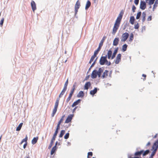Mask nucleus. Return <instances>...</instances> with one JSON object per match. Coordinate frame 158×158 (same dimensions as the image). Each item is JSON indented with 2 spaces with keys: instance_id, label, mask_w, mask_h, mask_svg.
<instances>
[{
  "instance_id": "obj_1",
  "label": "nucleus",
  "mask_w": 158,
  "mask_h": 158,
  "mask_svg": "<svg viewBox=\"0 0 158 158\" xmlns=\"http://www.w3.org/2000/svg\"><path fill=\"white\" fill-rule=\"evenodd\" d=\"M106 38V37L105 36H104L102 38V39L100 41L99 44V46L98 48L94 52L98 54L100 51V50L101 47L102 46L103 44V43L105 39Z\"/></svg>"
},
{
  "instance_id": "obj_2",
  "label": "nucleus",
  "mask_w": 158,
  "mask_h": 158,
  "mask_svg": "<svg viewBox=\"0 0 158 158\" xmlns=\"http://www.w3.org/2000/svg\"><path fill=\"white\" fill-rule=\"evenodd\" d=\"M123 14L124 13L123 11V10H122L119 14L118 15L115 21V23L120 24Z\"/></svg>"
},
{
  "instance_id": "obj_3",
  "label": "nucleus",
  "mask_w": 158,
  "mask_h": 158,
  "mask_svg": "<svg viewBox=\"0 0 158 158\" xmlns=\"http://www.w3.org/2000/svg\"><path fill=\"white\" fill-rule=\"evenodd\" d=\"M139 149H140V148H136V151L134 154V157H136L137 158H139L141 155L142 154V150L140 151H138V150Z\"/></svg>"
},
{
  "instance_id": "obj_4",
  "label": "nucleus",
  "mask_w": 158,
  "mask_h": 158,
  "mask_svg": "<svg viewBox=\"0 0 158 158\" xmlns=\"http://www.w3.org/2000/svg\"><path fill=\"white\" fill-rule=\"evenodd\" d=\"M129 35L128 33L125 32L123 33L122 36L121 41L122 42L125 41L129 37Z\"/></svg>"
},
{
  "instance_id": "obj_5",
  "label": "nucleus",
  "mask_w": 158,
  "mask_h": 158,
  "mask_svg": "<svg viewBox=\"0 0 158 158\" xmlns=\"http://www.w3.org/2000/svg\"><path fill=\"white\" fill-rule=\"evenodd\" d=\"M120 26V24L115 23L114 24V27L113 28V31L112 34L114 35L118 29L119 27Z\"/></svg>"
},
{
  "instance_id": "obj_6",
  "label": "nucleus",
  "mask_w": 158,
  "mask_h": 158,
  "mask_svg": "<svg viewBox=\"0 0 158 158\" xmlns=\"http://www.w3.org/2000/svg\"><path fill=\"white\" fill-rule=\"evenodd\" d=\"M106 58H107V55H106L105 56H101L99 61V63L101 65H104L105 64V61Z\"/></svg>"
},
{
  "instance_id": "obj_7",
  "label": "nucleus",
  "mask_w": 158,
  "mask_h": 158,
  "mask_svg": "<svg viewBox=\"0 0 158 158\" xmlns=\"http://www.w3.org/2000/svg\"><path fill=\"white\" fill-rule=\"evenodd\" d=\"M144 1H141L140 2L139 8L142 10H144L146 8V4Z\"/></svg>"
},
{
  "instance_id": "obj_8",
  "label": "nucleus",
  "mask_w": 158,
  "mask_h": 158,
  "mask_svg": "<svg viewBox=\"0 0 158 158\" xmlns=\"http://www.w3.org/2000/svg\"><path fill=\"white\" fill-rule=\"evenodd\" d=\"M73 116V114H70L68 115L65 121V123H68L71 122Z\"/></svg>"
},
{
  "instance_id": "obj_9",
  "label": "nucleus",
  "mask_w": 158,
  "mask_h": 158,
  "mask_svg": "<svg viewBox=\"0 0 158 158\" xmlns=\"http://www.w3.org/2000/svg\"><path fill=\"white\" fill-rule=\"evenodd\" d=\"M98 76L97 71L96 69L94 70L92 72V73L91 74V77L93 79H95Z\"/></svg>"
},
{
  "instance_id": "obj_10",
  "label": "nucleus",
  "mask_w": 158,
  "mask_h": 158,
  "mask_svg": "<svg viewBox=\"0 0 158 158\" xmlns=\"http://www.w3.org/2000/svg\"><path fill=\"white\" fill-rule=\"evenodd\" d=\"M121 54L119 53L117 55L116 60H114V61H115V63L116 64H118L119 63L121 60Z\"/></svg>"
},
{
  "instance_id": "obj_11",
  "label": "nucleus",
  "mask_w": 158,
  "mask_h": 158,
  "mask_svg": "<svg viewBox=\"0 0 158 158\" xmlns=\"http://www.w3.org/2000/svg\"><path fill=\"white\" fill-rule=\"evenodd\" d=\"M31 4L32 10L34 12L36 9V4L34 1L32 0L31 1Z\"/></svg>"
},
{
  "instance_id": "obj_12",
  "label": "nucleus",
  "mask_w": 158,
  "mask_h": 158,
  "mask_svg": "<svg viewBox=\"0 0 158 158\" xmlns=\"http://www.w3.org/2000/svg\"><path fill=\"white\" fill-rule=\"evenodd\" d=\"M98 90H99V89L97 87H95L93 90H91L90 91V94L92 96H93L95 94L97 93Z\"/></svg>"
},
{
  "instance_id": "obj_13",
  "label": "nucleus",
  "mask_w": 158,
  "mask_h": 158,
  "mask_svg": "<svg viewBox=\"0 0 158 158\" xmlns=\"http://www.w3.org/2000/svg\"><path fill=\"white\" fill-rule=\"evenodd\" d=\"M119 41V39L118 37L115 38L113 41V46H116L118 44Z\"/></svg>"
},
{
  "instance_id": "obj_14",
  "label": "nucleus",
  "mask_w": 158,
  "mask_h": 158,
  "mask_svg": "<svg viewBox=\"0 0 158 158\" xmlns=\"http://www.w3.org/2000/svg\"><path fill=\"white\" fill-rule=\"evenodd\" d=\"M91 85V82L90 81H88L85 83L84 87V89L87 90L90 87Z\"/></svg>"
},
{
  "instance_id": "obj_15",
  "label": "nucleus",
  "mask_w": 158,
  "mask_h": 158,
  "mask_svg": "<svg viewBox=\"0 0 158 158\" xmlns=\"http://www.w3.org/2000/svg\"><path fill=\"white\" fill-rule=\"evenodd\" d=\"M81 101V100L79 99L74 102L71 106L72 107H73L74 106H76L78 105L80 103Z\"/></svg>"
},
{
  "instance_id": "obj_16",
  "label": "nucleus",
  "mask_w": 158,
  "mask_h": 158,
  "mask_svg": "<svg viewBox=\"0 0 158 158\" xmlns=\"http://www.w3.org/2000/svg\"><path fill=\"white\" fill-rule=\"evenodd\" d=\"M118 47H117L115 48L112 54V55L111 58V59H113L115 57L116 55L118 52Z\"/></svg>"
},
{
  "instance_id": "obj_17",
  "label": "nucleus",
  "mask_w": 158,
  "mask_h": 158,
  "mask_svg": "<svg viewBox=\"0 0 158 158\" xmlns=\"http://www.w3.org/2000/svg\"><path fill=\"white\" fill-rule=\"evenodd\" d=\"M142 155L143 156H145L150 153V150L149 149L146 150L144 151L143 150H142Z\"/></svg>"
},
{
  "instance_id": "obj_18",
  "label": "nucleus",
  "mask_w": 158,
  "mask_h": 158,
  "mask_svg": "<svg viewBox=\"0 0 158 158\" xmlns=\"http://www.w3.org/2000/svg\"><path fill=\"white\" fill-rule=\"evenodd\" d=\"M98 57H97L95 59V60H94V62H93V63H92V64L90 66V67L88 69V70L87 73H88L90 71L91 68L94 66V65H95V64L96 63V62L97 60L98 59Z\"/></svg>"
},
{
  "instance_id": "obj_19",
  "label": "nucleus",
  "mask_w": 158,
  "mask_h": 158,
  "mask_svg": "<svg viewBox=\"0 0 158 158\" xmlns=\"http://www.w3.org/2000/svg\"><path fill=\"white\" fill-rule=\"evenodd\" d=\"M103 71V67L99 68L98 70L97 71L98 74V76L99 77H100L101 76V74Z\"/></svg>"
},
{
  "instance_id": "obj_20",
  "label": "nucleus",
  "mask_w": 158,
  "mask_h": 158,
  "mask_svg": "<svg viewBox=\"0 0 158 158\" xmlns=\"http://www.w3.org/2000/svg\"><path fill=\"white\" fill-rule=\"evenodd\" d=\"M97 54L94 52V55L92 56L89 62V64H91L92 62L94 60V59L97 56Z\"/></svg>"
},
{
  "instance_id": "obj_21",
  "label": "nucleus",
  "mask_w": 158,
  "mask_h": 158,
  "mask_svg": "<svg viewBox=\"0 0 158 158\" xmlns=\"http://www.w3.org/2000/svg\"><path fill=\"white\" fill-rule=\"evenodd\" d=\"M91 5V3L88 0L86 2V3L85 5V10H87L90 7Z\"/></svg>"
},
{
  "instance_id": "obj_22",
  "label": "nucleus",
  "mask_w": 158,
  "mask_h": 158,
  "mask_svg": "<svg viewBox=\"0 0 158 158\" xmlns=\"http://www.w3.org/2000/svg\"><path fill=\"white\" fill-rule=\"evenodd\" d=\"M112 51L110 49L108 50L107 54V57L108 59H110V58H111V56H112Z\"/></svg>"
},
{
  "instance_id": "obj_23",
  "label": "nucleus",
  "mask_w": 158,
  "mask_h": 158,
  "mask_svg": "<svg viewBox=\"0 0 158 158\" xmlns=\"http://www.w3.org/2000/svg\"><path fill=\"white\" fill-rule=\"evenodd\" d=\"M84 95V93L83 91H80L77 95L78 98H82Z\"/></svg>"
},
{
  "instance_id": "obj_24",
  "label": "nucleus",
  "mask_w": 158,
  "mask_h": 158,
  "mask_svg": "<svg viewBox=\"0 0 158 158\" xmlns=\"http://www.w3.org/2000/svg\"><path fill=\"white\" fill-rule=\"evenodd\" d=\"M57 149V147L56 146H53L52 149L51 151L50 154L51 155H52L56 151Z\"/></svg>"
},
{
  "instance_id": "obj_25",
  "label": "nucleus",
  "mask_w": 158,
  "mask_h": 158,
  "mask_svg": "<svg viewBox=\"0 0 158 158\" xmlns=\"http://www.w3.org/2000/svg\"><path fill=\"white\" fill-rule=\"evenodd\" d=\"M135 18L134 16H131L129 22L131 24L133 25L134 23Z\"/></svg>"
},
{
  "instance_id": "obj_26",
  "label": "nucleus",
  "mask_w": 158,
  "mask_h": 158,
  "mask_svg": "<svg viewBox=\"0 0 158 158\" xmlns=\"http://www.w3.org/2000/svg\"><path fill=\"white\" fill-rule=\"evenodd\" d=\"M152 147L158 148V139L156 140L154 142Z\"/></svg>"
},
{
  "instance_id": "obj_27",
  "label": "nucleus",
  "mask_w": 158,
  "mask_h": 158,
  "mask_svg": "<svg viewBox=\"0 0 158 158\" xmlns=\"http://www.w3.org/2000/svg\"><path fill=\"white\" fill-rule=\"evenodd\" d=\"M38 139V136L35 137H34L31 141V143L33 144H34L36 143Z\"/></svg>"
},
{
  "instance_id": "obj_28",
  "label": "nucleus",
  "mask_w": 158,
  "mask_h": 158,
  "mask_svg": "<svg viewBox=\"0 0 158 158\" xmlns=\"http://www.w3.org/2000/svg\"><path fill=\"white\" fill-rule=\"evenodd\" d=\"M109 71L107 70H105L102 75V78H104L108 76V73Z\"/></svg>"
},
{
  "instance_id": "obj_29",
  "label": "nucleus",
  "mask_w": 158,
  "mask_h": 158,
  "mask_svg": "<svg viewBox=\"0 0 158 158\" xmlns=\"http://www.w3.org/2000/svg\"><path fill=\"white\" fill-rule=\"evenodd\" d=\"M23 125V123H20L19 124L18 126L17 127L16 129V131H20Z\"/></svg>"
},
{
  "instance_id": "obj_30",
  "label": "nucleus",
  "mask_w": 158,
  "mask_h": 158,
  "mask_svg": "<svg viewBox=\"0 0 158 158\" xmlns=\"http://www.w3.org/2000/svg\"><path fill=\"white\" fill-rule=\"evenodd\" d=\"M146 16V13L144 12H143L142 14V21L143 23L145 21Z\"/></svg>"
},
{
  "instance_id": "obj_31",
  "label": "nucleus",
  "mask_w": 158,
  "mask_h": 158,
  "mask_svg": "<svg viewBox=\"0 0 158 158\" xmlns=\"http://www.w3.org/2000/svg\"><path fill=\"white\" fill-rule=\"evenodd\" d=\"M127 46V45L126 44H124L122 46V50L123 52L126 51Z\"/></svg>"
},
{
  "instance_id": "obj_32",
  "label": "nucleus",
  "mask_w": 158,
  "mask_h": 158,
  "mask_svg": "<svg viewBox=\"0 0 158 158\" xmlns=\"http://www.w3.org/2000/svg\"><path fill=\"white\" fill-rule=\"evenodd\" d=\"M80 2H79V0H77L75 4L74 8L76 7V8L79 9L80 8Z\"/></svg>"
},
{
  "instance_id": "obj_33",
  "label": "nucleus",
  "mask_w": 158,
  "mask_h": 158,
  "mask_svg": "<svg viewBox=\"0 0 158 158\" xmlns=\"http://www.w3.org/2000/svg\"><path fill=\"white\" fill-rule=\"evenodd\" d=\"M58 133V131H55L51 139L55 140Z\"/></svg>"
},
{
  "instance_id": "obj_34",
  "label": "nucleus",
  "mask_w": 158,
  "mask_h": 158,
  "mask_svg": "<svg viewBox=\"0 0 158 158\" xmlns=\"http://www.w3.org/2000/svg\"><path fill=\"white\" fill-rule=\"evenodd\" d=\"M158 4V0H156L154 4L153 5V6L152 8L153 11L155 9L157 6V4Z\"/></svg>"
},
{
  "instance_id": "obj_35",
  "label": "nucleus",
  "mask_w": 158,
  "mask_h": 158,
  "mask_svg": "<svg viewBox=\"0 0 158 158\" xmlns=\"http://www.w3.org/2000/svg\"><path fill=\"white\" fill-rule=\"evenodd\" d=\"M27 140H28V137H27V135H26L25 137V138L23 139L22 140L20 144H21L24 142H25V143L27 142Z\"/></svg>"
},
{
  "instance_id": "obj_36",
  "label": "nucleus",
  "mask_w": 158,
  "mask_h": 158,
  "mask_svg": "<svg viewBox=\"0 0 158 158\" xmlns=\"http://www.w3.org/2000/svg\"><path fill=\"white\" fill-rule=\"evenodd\" d=\"M65 132V131L64 130H61L60 134L59 135V137L60 138H61L63 137V135H64Z\"/></svg>"
},
{
  "instance_id": "obj_37",
  "label": "nucleus",
  "mask_w": 158,
  "mask_h": 158,
  "mask_svg": "<svg viewBox=\"0 0 158 158\" xmlns=\"http://www.w3.org/2000/svg\"><path fill=\"white\" fill-rule=\"evenodd\" d=\"M134 39V35L131 33L130 35L129 41L131 42H132Z\"/></svg>"
},
{
  "instance_id": "obj_38",
  "label": "nucleus",
  "mask_w": 158,
  "mask_h": 158,
  "mask_svg": "<svg viewBox=\"0 0 158 158\" xmlns=\"http://www.w3.org/2000/svg\"><path fill=\"white\" fill-rule=\"evenodd\" d=\"M141 14V11H139L138 13H137V15L136 17V19H139Z\"/></svg>"
},
{
  "instance_id": "obj_39",
  "label": "nucleus",
  "mask_w": 158,
  "mask_h": 158,
  "mask_svg": "<svg viewBox=\"0 0 158 158\" xmlns=\"http://www.w3.org/2000/svg\"><path fill=\"white\" fill-rule=\"evenodd\" d=\"M59 102H56L53 109L57 110Z\"/></svg>"
},
{
  "instance_id": "obj_40",
  "label": "nucleus",
  "mask_w": 158,
  "mask_h": 158,
  "mask_svg": "<svg viewBox=\"0 0 158 158\" xmlns=\"http://www.w3.org/2000/svg\"><path fill=\"white\" fill-rule=\"evenodd\" d=\"M54 140H52V139L51 140V142H50V144L48 147V149H50V148H51L52 146V145L54 143Z\"/></svg>"
},
{
  "instance_id": "obj_41",
  "label": "nucleus",
  "mask_w": 158,
  "mask_h": 158,
  "mask_svg": "<svg viewBox=\"0 0 158 158\" xmlns=\"http://www.w3.org/2000/svg\"><path fill=\"white\" fill-rule=\"evenodd\" d=\"M129 23H128L127 21L124 25L123 27V30H125L126 28L129 26Z\"/></svg>"
},
{
  "instance_id": "obj_42",
  "label": "nucleus",
  "mask_w": 158,
  "mask_h": 158,
  "mask_svg": "<svg viewBox=\"0 0 158 158\" xmlns=\"http://www.w3.org/2000/svg\"><path fill=\"white\" fill-rule=\"evenodd\" d=\"M69 132L66 133L64 136V138L65 139H68L69 137Z\"/></svg>"
},
{
  "instance_id": "obj_43",
  "label": "nucleus",
  "mask_w": 158,
  "mask_h": 158,
  "mask_svg": "<svg viewBox=\"0 0 158 158\" xmlns=\"http://www.w3.org/2000/svg\"><path fill=\"white\" fill-rule=\"evenodd\" d=\"M155 0H149L148 2V4L150 5H152L154 3Z\"/></svg>"
},
{
  "instance_id": "obj_44",
  "label": "nucleus",
  "mask_w": 158,
  "mask_h": 158,
  "mask_svg": "<svg viewBox=\"0 0 158 158\" xmlns=\"http://www.w3.org/2000/svg\"><path fill=\"white\" fill-rule=\"evenodd\" d=\"M4 18H3L0 21V26L1 27H2L3 26L4 23Z\"/></svg>"
},
{
  "instance_id": "obj_45",
  "label": "nucleus",
  "mask_w": 158,
  "mask_h": 158,
  "mask_svg": "<svg viewBox=\"0 0 158 158\" xmlns=\"http://www.w3.org/2000/svg\"><path fill=\"white\" fill-rule=\"evenodd\" d=\"M74 9H75V17L76 18H77L78 17L77 16H76V15L77 13V12H78V8H76H76H74Z\"/></svg>"
},
{
  "instance_id": "obj_46",
  "label": "nucleus",
  "mask_w": 158,
  "mask_h": 158,
  "mask_svg": "<svg viewBox=\"0 0 158 158\" xmlns=\"http://www.w3.org/2000/svg\"><path fill=\"white\" fill-rule=\"evenodd\" d=\"M57 110H56L53 109L52 113L51 114V116L52 117H53L54 116L55 114L57 111Z\"/></svg>"
},
{
  "instance_id": "obj_47",
  "label": "nucleus",
  "mask_w": 158,
  "mask_h": 158,
  "mask_svg": "<svg viewBox=\"0 0 158 158\" xmlns=\"http://www.w3.org/2000/svg\"><path fill=\"white\" fill-rule=\"evenodd\" d=\"M71 97H72L69 95L68 97L66 99V103H67L71 99Z\"/></svg>"
},
{
  "instance_id": "obj_48",
  "label": "nucleus",
  "mask_w": 158,
  "mask_h": 158,
  "mask_svg": "<svg viewBox=\"0 0 158 158\" xmlns=\"http://www.w3.org/2000/svg\"><path fill=\"white\" fill-rule=\"evenodd\" d=\"M139 27V24L138 23H137L135 25L134 28L135 29H138Z\"/></svg>"
},
{
  "instance_id": "obj_49",
  "label": "nucleus",
  "mask_w": 158,
  "mask_h": 158,
  "mask_svg": "<svg viewBox=\"0 0 158 158\" xmlns=\"http://www.w3.org/2000/svg\"><path fill=\"white\" fill-rule=\"evenodd\" d=\"M136 9V7L135 6V5H133L132 6V11L133 12H134L135 11V10Z\"/></svg>"
},
{
  "instance_id": "obj_50",
  "label": "nucleus",
  "mask_w": 158,
  "mask_h": 158,
  "mask_svg": "<svg viewBox=\"0 0 158 158\" xmlns=\"http://www.w3.org/2000/svg\"><path fill=\"white\" fill-rule=\"evenodd\" d=\"M68 84V78L64 83V86L67 87Z\"/></svg>"
},
{
  "instance_id": "obj_51",
  "label": "nucleus",
  "mask_w": 158,
  "mask_h": 158,
  "mask_svg": "<svg viewBox=\"0 0 158 158\" xmlns=\"http://www.w3.org/2000/svg\"><path fill=\"white\" fill-rule=\"evenodd\" d=\"M74 90L71 89V90L69 94V95L71 96V97H72V96L74 93Z\"/></svg>"
},
{
  "instance_id": "obj_52",
  "label": "nucleus",
  "mask_w": 158,
  "mask_h": 158,
  "mask_svg": "<svg viewBox=\"0 0 158 158\" xmlns=\"http://www.w3.org/2000/svg\"><path fill=\"white\" fill-rule=\"evenodd\" d=\"M65 116V115L64 114L63 115L60 120L59 121L62 122L64 120V118Z\"/></svg>"
},
{
  "instance_id": "obj_53",
  "label": "nucleus",
  "mask_w": 158,
  "mask_h": 158,
  "mask_svg": "<svg viewBox=\"0 0 158 158\" xmlns=\"http://www.w3.org/2000/svg\"><path fill=\"white\" fill-rule=\"evenodd\" d=\"M76 82H75L74 83V84L73 85V87H72V90H75V87H76Z\"/></svg>"
},
{
  "instance_id": "obj_54",
  "label": "nucleus",
  "mask_w": 158,
  "mask_h": 158,
  "mask_svg": "<svg viewBox=\"0 0 158 158\" xmlns=\"http://www.w3.org/2000/svg\"><path fill=\"white\" fill-rule=\"evenodd\" d=\"M60 125H57L56 128V130H55L56 131H59V130L60 129Z\"/></svg>"
},
{
  "instance_id": "obj_55",
  "label": "nucleus",
  "mask_w": 158,
  "mask_h": 158,
  "mask_svg": "<svg viewBox=\"0 0 158 158\" xmlns=\"http://www.w3.org/2000/svg\"><path fill=\"white\" fill-rule=\"evenodd\" d=\"M139 2V0H134V2L136 5H137L138 4Z\"/></svg>"
},
{
  "instance_id": "obj_56",
  "label": "nucleus",
  "mask_w": 158,
  "mask_h": 158,
  "mask_svg": "<svg viewBox=\"0 0 158 158\" xmlns=\"http://www.w3.org/2000/svg\"><path fill=\"white\" fill-rule=\"evenodd\" d=\"M158 148H153V147L152 148V149H151V151L153 150L154 151H155L156 152L157 150H158Z\"/></svg>"
},
{
  "instance_id": "obj_57",
  "label": "nucleus",
  "mask_w": 158,
  "mask_h": 158,
  "mask_svg": "<svg viewBox=\"0 0 158 158\" xmlns=\"http://www.w3.org/2000/svg\"><path fill=\"white\" fill-rule=\"evenodd\" d=\"M152 17L150 15L148 16L147 19V20L148 21H150L152 20Z\"/></svg>"
},
{
  "instance_id": "obj_58",
  "label": "nucleus",
  "mask_w": 158,
  "mask_h": 158,
  "mask_svg": "<svg viewBox=\"0 0 158 158\" xmlns=\"http://www.w3.org/2000/svg\"><path fill=\"white\" fill-rule=\"evenodd\" d=\"M93 156V152H89L88 153V156Z\"/></svg>"
},
{
  "instance_id": "obj_59",
  "label": "nucleus",
  "mask_w": 158,
  "mask_h": 158,
  "mask_svg": "<svg viewBox=\"0 0 158 158\" xmlns=\"http://www.w3.org/2000/svg\"><path fill=\"white\" fill-rule=\"evenodd\" d=\"M89 77H90L89 75H88L86 76L85 78L84 79V81H85L87 80L89 78Z\"/></svg>"
},
{
  "instance_id": "obj_60",
  "label": "nucleus",
  "mask_w": 158,
  "mask_h": 158,
  "mask_svg": "<svg viewBox=\"0 0 158 158\" xmlns=\"http://www.w3.org/2000/svg\"><path fill=\"white\" fill-rule=\"evenodd\" d=\"M27 142H26V143H25L24 144L23 146V148L24 149H25L26 147V146H27Z\"/></svg>"
},
{
  "instance_id": "obj_61",
  "label": "nucleus",
  "mask_w": 158,
  "mask_h": 158,
  "mask_svg": "<svg viewBox=\"0 0 158 158\" xmlns=\"http://www.w3.org/2000/svg\"><path fill=\"white\" fill-rule=\"evenodd\" d=\"M67 89V87L64 86L63 89H62V91H64V92H65V91Z\"/></svg>"
},
{
  "instance_id": "obj_62",
  "label": "nucleus",
  "mask_w": 158,
  "mask_h": 158,
  "mask_svg": "<svg viewBox=\"0 0 158 158\" xmlns=\"http://www.w3.org/2000/svg\"><path fill=\"white\" fill-rule=\"evenodd\" d=\"M67 89V87L64 86L63 89H62V91H64V92H65V91Z\"/></svg>"
},
{
  "instance_id": "obj_63",
  "label": "nucleus",
  "mask_w": 158,
  "mask_h": 158,
  "mask_svg": "<svg viewBox=\"0 0 158 158\" xmlns=\"http://www.w3.org/2000/svg\"><path fill=\"white\" fill-rule=\"evenodd\" d=\"M78 106H75L74 108L73 109V110H72V113H74V112L75 111V110H76V109H77V108Z\"/></svg>"
},
{
  "instance_id": "obj_64",
  "label": "nucleus",
  "mask_w": 158,
  "mask_h": 158,
  "mask_svg": "<svg viewBox=\"0 0 158 158\" xmlns=\"http://www.w3.org/2000/svg\"><path fill=\"white\" fill-rule=\"evenodd\" d=\"M154 156V155L151 153L149 158H153Z\"/></svg>"
}]
</instances>
